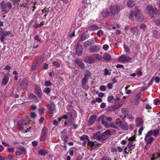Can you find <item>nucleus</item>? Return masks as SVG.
I'll list each match as a JSON object with an SVG mask.
<instances>
[{
  "mask_svg": "<svg viewBox=\"0 0 160 160\" xmlns=\"http://www.w3.org/2000/svg\"><path fill=\"white\" fill-rule=\"evenodd\" d=\"M129 18L132 21H134L135 19L138 21L142 22L144 20L142 12L139 10L131 11L129 14Z\"/></svg>",
  "mask_w": 160,
  "mask_h": 160,
  "instance_id": "obj_1",
  "label": "nucleus"
},
{
  "mask_svg": "<svg viewBox=\"0 0 160 160\" xmlns=\"http://www.w3.org/2000/svg\"><path fill=\"white\" fill-rule=\"evenodd\" d=\"M81 140L83 141V144L86 145L87 143L88 146H90L91 147H96L97 146V144H94V142L90 141L87 135H83L80 137Z\"/></svg>",
  "mask_w": 160,
  "mask_h": 160,
  "instance_id": "obj_2",
  "label": "nucleus"
},
{
  "mask_svg": "<svg viewBox=\"0 0 160 160\" xmlns=\"http://www.w3.org/2000/svg\"><path fill=\"white\" fill-rule=\"evenodd\" d=\"M72 114L69 112L67 113L65 115H64L62 118H59L58 120L59 122L62 120V119H66V121L64 122V124L67 125H70L71 124L72 120Z\"/></svg>",
  "mask_w": 160,
  "mask_h": 160,
  "instance_id": "obj_3",
  "label": "nucleus"
},
{
  "mask_svg": "<svg viewBox=\"0 0 160 160\" xmlns=\"http://www.w3.org/2000/svg\"><path fill=\"white\" fill-rule=\"evenodd\" d=\"M11 34V32L6 31L4 32L2 28L0 27V41L1 42H3L4 39L6 36L9 35Z\"/></svg>",
  "mask_w": 160,
  "mask_h": 160,
  "instance_id": "obj_4",
  "label": "nucleus"
},
{
  "mask_svg": "<svg viewBox=\"0 0 160 160\" xmlns=\"http://www.w3.org/2000/svg\"><path fill=\"white\" fill-rule=\"evenodd\" d=\"M110 9L111 13L114 15L118 14L120 10L119 6L117 5H112Z\"/></svg>",
  "mask_w": 160,
  "mask_h": 160,
  "instance_id": "obj_5",
  "label": "nucleus"
},
{
  "mask_svg": "<svg viewBox=\"0 0 160 160\" xmlns=\"http://www.w3.org/2000/svg\"><path fill=\"white\" fill-rule=\"evenodd\" d=\"M28 83V80L26 79H23L22 80L20 84L18 87V89L21 90L26 89Z\"/></svg>",
  "mask_w": 160,
  "mask_h": 160,
  "instance_id": "obj_6",
  "label": "nucleus"
},
{
  "mask_svg": "<svg viewBox=\"0 0 160 160\" xmlns=\"http://www.w3.org/2000/svg\"><path fill=\"white\" fill-rule=\"evenodd\" d=\"M146 10L148 13L150 15L156 14L158 13L157 9L153 8L152 6L150 5L148 6L146 8Z\"/></svg>",
  "mask_w": 160,
  "mask_h": 160,
  "instance_id": "obj_7",
  "label": "nucleus"
},
{
  "mask_svg": "<svg viewBox=\"0 0 160 160\" xmlns=\"http://www.w3.org/2000/svg\"><path fill=\"white\" fill-rule=\"evenodd\" d=\"M151 132H148L145 137L144 140L147 144L151 143L154 140V138L151 136Z\"/></svg>",
  "mask_w": 160,
  "mask_h": 160,
  "instance_id": "obj_8",
  "label": "nucleus"
},
{
  "mask_svg": "<svg viewBox=\"0 0 160 160\" xmlns=\"http://www.w3.org/2000/svg\"><path fill=\"white\" fill-rule=\"evenodd\" d=\"M131 60L132 58H131L127 57L125 55H123L119 58L118 61L119 62H129Z\"/></svg>",
  "mask_w": 160,
  "mask_h": 160,
  "instance_id": "obj_9",
  "label": "nucleus"
},
{
  "mask_svg": "<svg viewBox=\"0 0 160 160\" xmlns=\"http://www.w3.org/2000/svg\"><path fill=\"white\" fill-rule=\"evenodd\" d=\"M100 48L98 45H93L89 48V51L92 52H98L99 51Z\"/></svg>",
  "mask_w": 160,
  "mask_h": 160,
  "instance_id": "obj_10",
  "label": "nucleus"
},
{
  "mask_svg": "<svg viewBox=\"0 0 160 160\" xmlns=\"http://www.w3.org/2000/svg\"><path fill=\"white\" fill-rule=\"evenodd\" d=\"M76 53L78 56L81 55L83 52V48L82 46L80 44H78L76 47Z\"/></svg>",
  "mask_w": 160,
  "mask_h": 160,
  "instance_id": "obj_11",
  "label": "nucleus"
},
{
  "mask_svg": "<svg viewBox=\"0 0 160 160\" xmlns=\"http://www.w3.org/2000/svg\"><path fill=\"white\" fill-rule=\"evenodd\" d=\"M97 116L96 115H92L89 118L88 123V126H90L92 125L95 122L96 118Z\"/></svg>",
  "mask_w": 160,
  "mask_h": 160,
  "instance_id": "obj_12",
  "label": "nucleus"
},
{
  "mask_svg": "<svg viewBox=\"0 0 160 160\" xmlns=\"http://www.w3.org/2000/svg\"><path fill=\"white\" fill-rule=\"evenodd\" d=\"M47 137V134L46 133L45 129L43 128L41 132V136L40 137L39 140L40 141H43L45 140Z\"/></svg>",
  "mask_w": 160,
  "mask_h": 160,
  "instance_id": "obj_13",
  "label": "nucleus"
},
{
  "mask_svg": "<svg viewBox=\"0 0 160 160\" xmlns=\"http://www.w3.org/2000/svg\"><path fill=\"white\" fill-rule=\"evenodd\" d=\"M84 60L89 63H92L94 62L95 58L92 56L86 57L84 58Z\"/></svg>",
  "mask_w": 160,
  "mask_h": 160,
  "instance_id": "obj_14",
  "label": "nucleus"
},
{
  "mask_svg": "<svg viewBox=\"0 0 160 160\" xmlns=\"http://www.w3.org/2000/svg\"><path fill=\"white\" fill-rule=\"evenodd\" d=\"M75 62L81 69H83L85 68V65L81 60L78 59H76L75 60Z\"/></svg>",
  "mask_w": 160,
  "mask_h": 160,
  "instance_id": "obj_15",
  "label": "nucleus"
},
{
  "mask_svg": "<svg viewBox=\"0 0 160 160\" xmlns=\"http://www.w3.org/2000/svg\"><path fill=\"white\" fill-rule=\"evenodd\" d=\"M118 126L121 129L125 130H127L128 128V124L125 122H122L121 123L118 125Z\"/></svg>",
  "mask_w": 160,
  "mask_h": 160,
  "instance_id": "obj_16",
  "label": "nucleus"
},
{
  "mask_svg": "<svg viewBox=\"0 0 160 160\" xmlns=\"http://www.w3.org/2000/svg\"><path fill=\"white\" fill-rule=\"evenodd\" d=\"M35 93L39 97H40L42 95V91L40 87L38 85H36L35 88Z\"/></svg>",
  "mask_w": 160,
  "mask_h": 160,
  "instance_id": "obj_17",
  "label": "nucleus"
},
{
  "mask_svg": "<svg viewBox=\"0 0 160 160\" xmlns=\"http://www.w3.org/2000/svg\"><path fill=\"white\" fill-rule=\"evenodd\" d=\"M130 32L133 34L136 33L137 35L140 33V32L137 27H133L130 30Z\"/></svg>",
  "mask_w": 160,
  "mask_h": 160,
  "instance_id": "obj_18",
  "label": "nucleus"
},
{
  "mask_svg": "<svg viewBox=\"0 0 160 160\" xmlns=\"http://www.w3.org/2000/svg\"><path fill=\"white\" fill-rule=\"evenodd\" d=\"M148 132H151V135H152L155 137H156L159 134V130L158 129L156 130L153 129L152 130H150Z\"/></svg>",
  "mask_w": 160,
  "mask_h": 160,
  "instance_id": "obj_19",
  "label": "nucleus"
},
{
  "mask_svg": "<svg viewBox=\"0 0 160 160\" xmlns=\"http://www.w3.org/2000/svg\"><path fill=\"white\" fill-rule=\"evenodd\" d=\"M135 139L134 137H130L129 139V140L130 141L128 144V147L129 148H132V147L133 146L134 144L133 143V141Z\"/></svg>",
  "mask_w": 160,
  "mask_h": 160,
  "instance_id": "obj_20",
  "label": "nucleus"
},
{
  "mask_svg": "<svg viewBox=\"0 0 160 160\" xmlns=\"http://www.w3.org/2000/svg\"><path fill=\"white\" fill-rule=\"evenodd\" d=\"M94 137L95 138L97 139L99 141H100L101 142H102V141H102V135L100 134V132H97L94 135Z\"/></svg>",
  "mask_w": 160,
  "mask_h": 160,
  "instance_id": "obj_21",
  "label": "nucleus"
},
{
  "mask_svg": "<svg viewBox=\"0 0 160 160\" xmlns=\"http://www.w3.org/2000/svg\"><path fill=\"white\" fill-rule=\"evenodd\" d=\"M141 94L139 93L137 94L135 98V99L134 100V103L135 104L138 105L139 103L140 100H141Z\"/></svg>",
  "mask_w": 160,
  "mask_h": 160,
  "instance_id": "obj_22",
  "label": "nucleus"
},
{
  "mask_svg": "<svg viewBox=\"0 0 160 160\" xmlns=\"http://www.w3.org/2000/svg\"><path fill=\"white\" fill-rule=\"evenodd\" d=\"M61 137L64 141H66L67 140L68 137L65 131H63L61 132Z\"/></svg>",
  "mask_w": 160,
  "mask_h": 160,
  "instance_id": "obj_23",
  "label": "nucleus"
},
{
  "mask_svg": "<svg viewBox=\"0 0 160 160\" xmlns=\"http://www.w3.org/2000/svg\"><path fill=\"white\" fill-rule=\"evenodd\" d=\"M103 58L105 60L108 61L110 60L111 59L110 55L107 53H105L103 55Z\"/></svg>",
  "mask_w": 160,
  "mask_h": 160,
  "instance_id": "obj_24",
  "label": "nucleus"
},
{
  "mask_svg": "<svg viewBox=\"0 0 160 160\" xmlns=\"http://www.w3.org/2000/svg\"><path fill=\"white\" fill-rule=\"evenodd\" d=\"M102 15L105 17H108L109 14V12L107 10V9H105L103 10L101 12Z\"/></svg>",
  "mask_w": 160,
  "mask_h": 160,
  "instance_id": "obj_25",
  "label": "nucleus"
},
{
  "mask_svg": "<svg viewBox=\"0 0 160 160\" xmlns=\"http://www.w3.org/2000/svg\"><path fill=\"white\" fill-rule=\"evenodd\" d=\"M18 142H15L13 144L15 145V148H18L19 150H20L22 152L24 153H25L26 152V149L25 148L23 147H20V148H18L17 146H16V144H18Z\"/></svg>",
  "mask_w": 160,
  "mask_h": 160,
  "instance_id": "obj_26",
  "label": "nucleus"
},
{
  "mask_svg": "<svg viewBox=\"0 0 160 160\" xmlns=\"http://www.w3.org/2000/svg\"><path fill=\"white\" fill-rule=\"evenodd\" d=\"M8 81V78L7 76H4L3 78L2 83L4 85H5L7 84Z\"/></svg>",
  "mask_w": 160,
  "mask_h": 160,
  "instance_id": "obj_27",
  "label": "nucleus"
},
{
  "mask_svg": "<svg viewBox=\"0 0 160 160\" xmlns=\"http://www.w3.org/2000/svg\"><path fill=\"white\" fill-rule=\"evenodd\" d=\"M128 6L129 8H132L135 5L134 2L132 0H128L127 2Z\"/></svg>",
  "mask_w": 160,
  "mask_h": 160,
  "instance_id": "obj_28",
  "label": "nucleus"
},
{
  "mask_svg": "<svg viewBox=\"0 0 160 160\" xmlns=\"http://www.w3.org/2000/svg\"><path fill=\"white\" fill-rule=\"evenodd\" d=\"M152 33L153 36L155 38H158L160 36V33L158 31L154 30L153 31Z\"/></svg>",
  "mask_w": 160,
  "mask_h": 160,
  "instance_id": "obj_29",
  "label": "nucleus"
},
{
  "mask_svg": "<svg viewBox=\"0 0 160 160\" xmlns=\"http://www.w3.org/2000/svg\"><path fill=\"white\" fill-rule=\"evenodd\" d=\"M24 123L22 121H19L18 122V128L20 130H23V129Z\"/></svg>",
  "mask_w": 160,
  "mask_h": 160,
  "instance_id": "obj_30",
  "label": "nucleus"
},
{
  "mask_svg": "<svg viewBox=\"0 0 160 160\" xmlns=\"http://www.w3.org/2000/svg\"><path fill=\"white\" fill-rule=\"evenodd\" d=\"M29 124H27L26 123H24L23 129V130L24 131L26 132H27L28 131L30 130V127H29L28 128H27Z\"/></svg>",
  "mask_w": 160,
  "mask_h": 160,
  "instance_id": "obj_31",
  "label": "nucleus"
},
{
  "mask_svg": "<svg viewBox=\"0 0 160 160\" xmlns=\"http://www.w3.org/2000/svg\"><path fill=\"white\" fill-rule=\"evenodd\" d=\"M84 75H85L84 77L88 78L91 76V73L88 70H86L84 72Z\"/></svg>",
  "mask_w": 160,
  "mask_h": 160,
  "instance_id": "obj_32",
  "label": "nucleus"
},
{
  "mask_svg": "<svg viewBox=\"0 0 160 160\" xmlns=\"http://www.w3.org/2000/svg\"><path fill=\"white\" fill-rule=\"evenodd\" d=\"M100 28H98L97 26L95 25H92L90 27L89 30L91 31H94L97 30Z\"/></svg>",
  "mask_w": 160,
  "mask_h": 160,
  "instance_id": "obj_33",
  "label": "nucleus"
},
{
  "mask_svg": "<svg viewBox=\"0 0 160 160\" xmlns=\"http://www.w3.org/2000/svg\"><path fill=\"white\" fill-rule=\"evenodd\" d=\"M158 158H160V153L153 154L152 157L151 158V160H155Z\"/></svg>",
  "mask_w": 160,
  "mask_h": 160,
  "instance_id": "obj_34",
  "label": "nucleus"
},
{
  "mask_svg": "<svg viewBox=\"0 0 160 160\" xmlns=\"http://www.w3.org/2000/svg\"><path fill=\"white\" fill-rule=\"evenodd\" d=\"M118 107L117 106H113L109 108H108V111L110 112L114 111L118 109Z\"/></svg>",
  "mask_w": 160,
  "mask_h": 160,
  "instance_id": "obj_35",
  "label": "nucleus"
},
{
  "mask_svg": "<svg viewBox=\"0 0 160 160\" xmlns=\"http://www.w3.org/2000/svg\"><path fill=\"white\" fill-rule=\"evenodd\" d=\"M38 152L42 156H45L47 154L46 151L41 149L39 150Z\"/></svg>",
  "mask_w": 160,
  "mask_h": 160,
  "instance_id": "obj_36",
  "label": "nucleus"
},
{
  "mask_svg": "<svg viewBox=\"0 0 160 160\" xmlns=\"http://www.w3.org/2000/svg\"><path fill=\"white\" fill-rule=\"evenodd\" d=\"M49 109L51 111V113H53L55 109V106L54 103H51L49 107Z\"/></svg>",
  "mask_w": 160,
  "mask_h": 160,
  "instance_id": "obj_37",
  "label": "nucleus"
},
{
  "mask_svg": "<svg viewBox=\"0 0 160 160\" xmlns=\"http://www.w3.org/2000/svg\"><path fill=\"white\" fill-rule=\"evenodd\" d=\"M102 123L107 128H109V124L104 119L102 120Z\"/></svg>",
  "mask_w": 160,
  "mask_h": 160,
  "instance_id": "obj_38",
  "label": "nucleus"
},
{
  "mask_svg": "<svg viewBox=\"0 0 160 160\" xmlns=\"http://www.w3.org/2000/svg\"><path fill=\"white\" fill-rule=\"evenodd\" d=\"M88 37V36H86V33H83L82 35L81 40L83 41L85 39H87Z\"/></svg>",
  "mask_w": 160,
  "mask_h": 160,
  "instance_id": "obj_39",
  "label": "nucleus"
},
{
  "mask_svg": "<svg viewBox=\"0 0 160 160\" xmlns=\"http://www.w3.org/2000/svg\"><path fill=\"white\" fill-rule=\"evenodd\" d=\"M86 77H84L82 78V85H85L86 84L87 80L88 79Z\"/></svg>",
  "mask_w": 160,
  "mask_h": 160,
  "instance_id": "obj_40",
  "label": "nucleus"
},
{
  "mask_svg": "<svg viewBox=\"0 0 160 160\" xmlns=\"http://www.w3.org/2000/svg\"><path fill=\"white\" fill-rule=\"evenodd\" d=\"M121 111L123 114H125L128 113V110L126 108H122Z\"/></svg>",
  "mask_w": 160,
  "mask_h": 160,
  "instance_id": "obj_41",
  "label": "nucleus"
},
{
  "mask_svg": "<svg viewBox=\"0 0 160 160\" xmlns=\"http://www.w3.org/2000/svg\"><path fill=\"white\" fill-rule=\"evenodd\" d=\"M110 134L111 132L110 130H107L103 132V135L105 134V135L108 137V136L110 135Z\"/></svg>",
  "mask_w": 160,
  "mask_h": 160,
  "instance_id": "obj_42",
  "label": "nucleus"
},
{
  "mask_svg": "<svg viewBox=\"0 0 160 160\" xmlns=\"http://www.w3.org/2000/svg\"><path fill=\"white\" fill-rule=\"evenodd\" d=\"M114 97L112 95L109 96L108 97L107 100L108 102H111L114 99Z\"/></svg>",
  "mask_w": 160,
  "mask_h": 160,
  "instance_id": "obj_43",
  "label": "nucleus"
},
{
  "mask_svg": "<svg viewBox=\"0 0 160 160\" xmlns=\"http://www.w3.org/2000/svg\"><path fill=\"white\" fill-rule=\"evenodd\" d=\"M90 45L88 40H87L83 44V46L85 48H87L89 46H90Z\"/></svg>",
  "mask_w": 160,
  "mask_h": 160,
  "instance_id": "obj_44",
  "label": "nucleus"
},
{
  "mask_svg": "<svg viewBox=\"0 0 160 160\" xmlns=\"http://www.w3.org/2000/svg\"><path fill=\"white\" fill-rule=\"evenodd\" d=\"M109 128H112L118 129V128L112 122L109 124Z\"/></svg>",
  "mask_w": 160,
  "mask_h": 160,
  "instance_id": "obj_45",
  "label": "nucleus"
},
{
  "mask_svg": "<svg viewBox=\"0 0 160 160\" xmlns=\"http://www.w3.org/2000/svg\"><path fill=\"white\" fill-rule=\"evenodd\" d=\"M90 45L93 44L95 43V42H96V40L95 38H92L88 40Z\"/></svg>",
  "mask_w": 160,
  "mask_h": 160,
  "instance_id": "obj_46",
  "label": "nucleus"
},
{
  "mask_svg": "<svg viewBox=\"0 0 160 160\" xmlns=\"http://www.w3.org/2000/svg\"><path fill=\"white\" fill-rule=\"evenodd\" d=\"M103 117L104 118L103 119L108 122H110L112 120V119L111 117H107L105 116H103Z\"/></svg>",
  "mask_w": 160,
  "mask_h": 160,
  "instance_id": "obj_47",
  "label": "nucleus"
},
{
  "mask_svg": "<svg viewBox=\"0 0 160 160\" xmlns=\"http://www.w3.org/2000/svg\"><path fill=\"white\" fill-rule=\"evenodd\" d=\"M104 32L102 30H99L97 33V35L98 37H100L101 35H103Z\"/></svg>",
  "mask_w": 160,
  "mask_h": 160,
  "instance_id": "obj_48",
  "label": "nucleus"
},
{
  "mask_svg": "<svg viewBox=\"0 0 160 160\" xmlns=\"http://www.w3.org/2000/svg\"><path fill=\"white\" fill-rule=\"evenodd\" d=\"M51 91V89L49 88H46L44 90V92L47 94L49 93Z\"/></svg>",
  "mask_w": 160,
  "mask_h": 160,
  "instance_id": "obj_49",
  "label": "nucleus"
},
{
  "mask_svg": "<svg viewBox=\"0 0 160 160\" xmlns=\"http://www.w3.org/2000/svg\"><path fill=\"white\" fill-rule=\"evenodd\" d=\"M104 75H110L111 72H109L107 69H104Z\"/></svg>",
  "mask_w": 160,
  "mask_h": 160,
  "instance_id": "obj_50",
  "label": "nucleus"
},
{
  "mask_svg": "<svg viewBox=\"0 0 160 160\" xmlns=\"http://www.w3.org/2000/svg\"><path fill=\"white\" fill-rule=\"evenodd\" d=\"M94 55L95 57L98 60H100L102 59V57L101 55L97 54H95Z\"/></svg>",
  "mask_w": 160,
  "mask_h": 160,
  "instance_id": "obj_51",
  "label": "nucleus"
},
{
  "mask_svg": "<svg viewBox=\"0 0 160 160\" xmlns=\"http://www.w3.org/2000/svg\"><path fill=\"white\" fill-rule=\"evenodd\" d=\"M12 2L14 5H15L16 4H18L20 1V0H10Z\"/></svg>",
  "mask_w": 160,
  "mask_h": 160,
  "instance_id": "obj_52",
  "label": "nucleus"
},
{
  "mask_svg": "<svg viewBox=\"0 0 160 160\" xmlns=\"http://www.w3.org/2000/svg\"><path fill=\"white\" fill-rule=\"evenodd\" d=\"M100 89L101 91H104L106 90V88L105 86L102 85L100 87Z\"/></svg>",
  "mask_w": 160,
  "mask_h": 160,
  "instance_id": "obj_53",
  "label": "nucleus"
},
{
  "mask_svg": "<svg viewBox=\"0 0 160 160\" xmlns=\"http://www.w3.org/2000/svg\"><path fill=\"white\" fill-rule=\"evenodd\" d=\"M1 8H2V10L3 12L4 11V10H5V9L7 7V6L6 5V4H2L1 6Z\"/></svg>",
  "mask_w": 160,
  "mask_h": 160,
  "instance_id": "obj_54",
  "label": "nucleus"
},
{
  "mask_svg": "<svg viewBox=\"0 0 160 160\" xmlns=\"http://www.w3.org/2000/svg\"><path fill=\"white\" fill-rule=\"evenodd\" d=\"M109 48V46L107 44H104L102 48L105 50H107Z\"/></svg>",
  "mask_w": 160,
  "mask_h": 160,
  "instance_id": "obj_55",
  "label": "nucleus"
},
{
  "mask_svg": "<svg viewBox=\"0 0 160 160\" xmlns=\"http://www.w3.org/2000/svg\"><path fill=\"white\" fill-rule=\"evenodd\" d=\"M34 39H35V40L37 41L38 42L40 41L41 39L40 38V37L39 36H38V35H36Z\"/></svg>",
  "mask_w": 160,
  "mask_h": 160,
  "instance_id": "obj_56",
  "label": "nucleus"
},
{
  "mask_svg": "<svg viewBox=\"0 0 160 160\" xmlns=\"http://www.w3.org/2000/svg\"><path fill=\"white\" fill-rule=\"evenodd\" d=\"M53 65L58 68L59 67H60V64L57 62H53Z\"/></svg>",
  "mask_w": 160,
  "mask_h": 160,
  "instance_id": "obj_57",
  "label": "nucleus"
},
{
  "mask_svg": "<svg viewBox=\"0 0 160 160\" xmlns=\"http://www.w3.org/2000/svg\"><path fill=\"white\" fill-rule=\"evenodd\" d=\"M8 151L9 152L13 153L14 152V149L13 148H8Z\"/></svg>",
  "mask_w": 160,
  "mask_h": 160,
  "instance_id": "obj_58",
  "label": "nucleus"
},
{
  "mask_svg": "<svg viewBox=\"0 0 160 160\" xmlns=\"http://www.w3.org/2000/svg\"><path fill=\"white\" fill-rule=\"evenodd\" d=\"M107 86L108 89H112L113 87L112 84L111 83H109L107 84Z\"/></svg>",
  "mask_w": 160,
  "mask_h": 160,
  "instance_id": "obj_59",
  "label": "nucleus"
},
{
  "mask_svg": "<svg viewBox=\"0 0 160 160\" xmlns=\"http://www.w3.org/2000/svg\"><path fill=\"white\" fill-rule=\"evenodd\" d=\"M6 5L7 7H8L10 9L12 7V4L9 2H8L6 3Z\"/></svg>",
  "mask_w": 160,
  "mask_h": 160,
  "instance_id": "obj_60",
  "label": "nucleus"
},
{
  "mask_svg": "<svg viewBox=\"0 0 160 160\" xmlns=\"http://www.w3.org/2000/svg\"><path fill=\"white\" fill-rule=\"evenodd\" d=\"M143 130V128L142 127L140 128L138 130V135H140L142 133V132Z\"/></svg>",
  "mask_w": 160,
  "mask_h": 160,
  "instance_id": "obj_61",
  "label": "nucleus"
},
{
  "mask_svg": "<svg viewBox=\"0 0 160 160\" xmlns=\"http://www.w3.org/2000/svg\"><path fill=\"white\" fill-rule=\"evenodd\" d=\"M45 85L46 86H49L51 85V83L49 81H46L45 82Z\"/></svg>",
  "mask_w": 160,
  "mask_h": 160,
  "instance_id": "obj_62",
  "label": "nucleus"
},
{
  "mask_svg": "<svg viewBox=\"0 0 160 160\" xmlns=\"http://www.w3.org/2000/svg\"><path fill=\"white\" fill-rule=\"evenodd\" d=\"M115 122L116 124L118 125L121 123L122 122L120 120L119 118H118L116 120Z\"/></svg>",
  "mask_w": 160,
  "mask_h": 160,
  "instance_id": "obj_63",
  "label": "nucleus"
},
{
  "mask_svg": "<svg viewBox=\"0 0 160 160\" xmlns=\"http://www.w3.org/2000/svg\"><path fill=\"white\" fill-rule=\"evenodd\" d=\"M155 24L157 25H160V18L156 21Z\"/></svg>",
  "mask_w": 160,
  "mask_h": 160,
  "instance_id": "obj_64",
  "label": "nucleus"
}]
</instances>
